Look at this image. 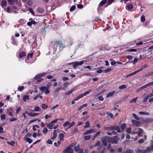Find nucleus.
Returning <instances> with one entry per match:
<instances>
[{
  "label": "nucleus",
  "instance_id": "1",
  "mask_svg": "<svg viewBox=\"0 0 153 153\" xmlns=\"http://www.w3.org/2000/svg\"><path fill=\"white\" fill-rule=\"evenodd\" d=\"M76 143H73L69 145L63 151L64 153H73V150L71 148L73 147Z\"/></svg>",
  "mask_w": 153,
  "mask_h": 153
},
{
  "label": "nucleus",
  "instance_id": "2",
  "mask_svg": "<svg viewBox=\"0 0 153 153\" xmlns=\"http://www.w3.org/2000/svg\"><path fill=\"white\" fill-rule=\"evenodd\" d=\"M105 130H109L110 131L116 130L117 131L118 133H120L121 131V130L119 127L118 126H110L109 127H105Z\"/></svg>",
  "mask_w": 153,
  "mask_h": 153
},
{
  "label": "nucleus",
  "instance_id": "3",
  "mask_svg": "<svg viewBox=\"0 0 153 153\" xmlns=\"http://www.w3.org/2000/svg\"><path fill=\"white\" fill-rule=\"evenodd\" d=\"M84 63V61H83L80 62H76L71 63V64H73V67L74 68H76L78 66L82 65Z\"/></svg>",
  "mask_w": 153,
  "mask_h": 153
},
{
  "label": "nucleus",
  "instance_id": "4",
  "mask_svg": "<svg viewBox=\"0 0 153 153\" xmlns=\"http://www.w3.org/2000/svg\"><path fill=\"white\" fill-rule=\"evenodd\" d=\"M10 3L12 2L13 4L17 7H19L21 6L20 2H18L17 0H7Z\"/></svg>",
  "mask_w": 153,
  "mask_h": 153
},
{
  "label": "nucleus",
  "instance_id": "5",
  "mask_svg": "<svg viewBox=\"0 0 153 153\" xmlns=\"http://www.w3.org/2000/svg\"><path fill=\"white\" fill-rule=\"evenodd\" d=\"M112 140V143H113L117 144V143L118 140L119 139V138H118L117 136H115L113 138H111Z\"/></svg>",
  "mask_w": 153,
  "mask_h": 153
},
{
  "label": "nucleus",
  "instance_id": "6",
  "mask_svg": "<svg viewBox=\"0 0 153 153\" xmlns=\"http://www.w3.org/2000/svg\"><path fill=\"white\" fill-rule=\"evenodd\" d=\"M102 143L105 146L107 145V137H103L102 138Z\"/></svg>",
  "mask_w": 153,
  "mask_h": 153
},
{
  "label": "nucleus",
  "instance_id": "7",
  "mask_svg": "<svg viewBox=\"0 0 153 153\" xmlns=\"http://www.w3.org/2000/svg\"><path fill=\"white\" fill-rule=\"evenodd\" d=\"M46 74V73H42L39 74H38L36 75L34 78L35 79H37L43 76Z\"/></svg>",
  "mask_w": 153,
  "mask_h": 153
},
{
  "label": "nucleus",
  "instance_id": "8",
  "mask_svg": "<svg viewBox=\"0 0 153 153\" xmlns=\"http://www.w3.org/2000/svg\"><path fill=\"white\" fill-rule=\"evenodd\" d=\"M95 132V131L94 129H90L89 130H88L86 131H85V132H84L83 134L84 135H86V134H91L92 133H94Z\"/></svg>",
  "mask_w": 153,
  "mask_h": 153
},
{
  "label": "nucleus",
  "instance_id": "9",
  "mask_svg": "<svg viewBox=\"0 0 153 153\" xmlns=\"http://www.w3.org/2000/svg\"><path fill=\"white\" fill-rule=\"evenodd\" d=\"M7 1L6 0H2L1 5L3 7L6 6Z\"/></svg>",
  "mask_w": 153,
  "mask_h": 153
},
{
  "label": "nucleus",
  "instance_id": "10",
  "mask_svg": "<svg viewBox=\"0 0 153 153\" xmlns=\"http://www.w3.org/2000/svg\"><path fill=\"white\" fill-rule=\"evenodd\" d=\"M144 122L146 123H152L153 122V118H148L145 120Z\"/></svg>",
  "mask_w": 153,
  "mask_h": 153
},
{
  "label": "nucleus",
  "instance_id": "11",
  "mask_svg": "<svg viewBox=\"0 0 153 153\" xmlns=\"http://www.w3.org/2000/svg\"><path fill=\"white\" fill-rule=\"evenodd\" d=\"M142 70H143V68H141V69H140V70H139L137 71H136L133 73L130 74H129V76H131L134 74H136L138 72L141 71Z\"/></svg>",
  "mask_w": 153,
  "mask_h": 153
},
{
  "label": "nucleus",
  "instance_id": "12",
  "mask_svg": "<svg viewBox=\"0 0 153 153\" xmlns=\"http://www.w3.org/2000/svg\"><path fill=\"white\" fill-rule=\"evenodd\" d=\"M139 114H140L147 115H149L150 114V113L149 112L145 111H140L139 112Z\"/></svg>",
  "mask_w": 153,
  "mask_h": 153
},
{
  "label": "nucleus",
  "instance_id": "13",
  "mask_svg": "<svg viewBox=\"0 0 153 153\" xmlns=\"http://www.w3.org/2000/svg\"><path fill=\"white\" fill-rule=\"evenodd\" d=\"M26 55V54L24 52H21L19 53V58H21L23 56H25Z\"/></svg>",
  "mask_w": 153,
  "mask_h": 153
},
{
  "label": "nucleus",
  "instance_id": "14",
  "mask_svg": "<svg viewBox=\"0 0 153 153\" xmlns=\"http://www.w3.org/2000/svg\"><path fill=\"white\" fill-rule=\"evenodd\" d=\"M147 87H148V86H147V84H146V85H143V86H142V87H140V88H139L137 90V91H139L144 88H146Z\"/></svg>",
  "mask_w": 153,
  "mask_h": 153
},
{
  "label": "nucleus",
  "instance_id": "15",
  "mask_svg": "<svg viewBox=\"0 0 153 153\" xmlns=\"http://www.w3.org/2000/svg\"><path fill=\"white\" fill-rule=\"evenodd\" d=\"M57 136V134L56 133V130H54L53 132V136L51 138V139L53 140L55 139Z\"/></svg>",
  "mask_w": 153,
  "mask_h": 153
},
{
  "label": "nucleus",
  "instance_id": "16",
  "mask_svg": "<svg viewBox=\"0 0 153 153\" xmlns=\"http://www.w3.org/2000/svg\"><path fill=\"white\" fill-rule=\"evenodd\" d=\"M74 148L75 151L76 152H78V150L80 149L79 145H78L77 146H74Z\"/></svg>",
  "mask_w": 153,
  "mask_h": 153
},
{
  "label": "nucleus",
  "instance_id": "17",
  "mask_svg": "<svg viewBox=\"0 0 153 153\" xmlns=\"http://www.w3.org/2000/svg\"><path fill=\"white\" fill-rule=\"evenodd\" d=\"M131 122L133 124L136 125L137 126L138 125H139L140 123L139 122L134 120H131Z\"/></svg>",
  "mask_w": 153,
  "mask_h": 153
},
{
  "label": "nucleus",
  "instance_id": "18",
  "mask_svg": "<svg viewBox=\"0 0 153 153\" xmlns=\"http://www.w3.org/2000/svg\"><path fill=\"white\" fill-rule=\"evenodd\" d=\"M39 114V113H29L28 114V115L32 116V117H34L36 115H37Z\"/></svg>",
  "mask_w": 153,
  "mask_h": 153
},
{
  "label": "nucleus",
  "instance_id": "19",
  "mask_svg": "<svg viewBox=\"0 0 153 153\" xmlns=\"http://www.w3.org/2000/svg\"><path fill=\"white\" fill-rule=\"evenodd\" d=\"M133 151L130 149H127L125 152V153H133Z\"/></svg>",
  "mask_w": 153,
  "mask_h": 153
},
{
  "label": "nucleus",
  "instance_id": "20",
  "mask_svg": "<svg viewBox=\"0 0 153 153\" xmlns=\"http://www.w3.org/2000/svg\"><path fill=\"white\" fill-rule=\"evenodd\" d=\"M41 110V108L38 106H36L34 108V111H40Z\"/></svg>",
  "mask_w": 153,
  "mask_h": 153
},
{
  "label": "nucleus",
  "instance_id": "21",
  "mask_svg": "<svg viewBox=\"0 0 153 153\" xmlns=\"http://www.w3.org/2000/svg\"><path fill=\"white\" fill-rule=\"evenodd\" d=\"M107 1V0H103L100 3L99 6H102L104 5Z\"/></svg>",
  "mask_w": 153,
  "mask_h": 153
},
{
  "label": "nucleus",
  "instance_id": "22",
  "mask_svg": "<svg viewBox=\"0 0 153 153\" xmlns=\"http://www.w3.org/2000/svg\"><path fill=\"white\" fill-rule=\"evenodd\" d=\"M137 99H138V98L137 97H136L134 98H133V99H132V100H131L130 101V103H132L133 102H135Z\"/></svg>",
  "mask_w": 153,
  "mask_h": 153
},
{
  "label": "nucleus",
  "instance_id": "23",
  "mask_svg": "<svg viewBox=\"0 0 153 153\" xmlns=\"http://www.w3.org/2000/svg\"><path fill=\"white\" fill-rule=\"evenodd\" d=\"M59 137H60V140H63V137H64V135L62 133H60L59 134Z\"/></svg>",
  "mask_w": 153,
  "mask_h": 153
},
{
  "label": "nucleus",
  "instance_id": "24",
  "mask_svg": "<svg viewBox=\"0 0 153 153\" xmlns=\"http://www.w3.org/2000/svg\"><path fill=\"white\" fill-rule=\"evenodd\" d=\"M37 11L38 12L40 13H42L44 12V10L42 8H39L37 9Z\"/></svg>",
  "mask_w": 153,
  "mask_h": 153
},
{
  "label": "nucleus",
  "instance_id": "25",
  "mask_svg": "<svg viewBox=\"0 0 153 153\" xmlns=\"http://www.w3.org/2000/svg\"><path fill=\"white\" fill-rule=\"evenodd\" d=\"M26 141L29 143H31L32 142V140L29 137H27L26 138Z\"/></svg>",
  "mask_w": 153,
  "mask_h": 153
},
{
  "label": "nucleus",
  "instance_id": "26",
  "mask_svg": "<svg viewBox=\"0 0 153 153\" xmlns=\"http://www.w3.org/2000/svg\"><path fill=\"white\" fill-rule=\"evenodd\" d=\"M91 90H90L89 91H87L85 92H84L83 94H82L81 96H85L87 95H88L89 94V93L91 92Z\"/></svg>",
  "mask_w": 153,
  "mask_h": 153
},
{
  "label": "nucleus",
  "instance_id": "27",
  "mask_svg": "<svg viewBox=\"0 0 153 153\" xmlns=\"http://www.w3.org/2000/svg\"><path fill=\"white\" fill-rule=\"evenodd\" d=\"M47 89H48L47 87L45 86L42 87L40 88V89L42 91H45Z\"/></svg>",
  "mask_w": 153,
  "mask_h": 153
},
{
  "label": "nucleus",
  "instance_id": "28",
  "mask_svg": "<svg viewBox=\"0 0 153 153\" xmlns=\"http://www.w3.org/2000/svg\"><path fill=\"white\" fill-rule=\"evenodd\" d=\"M112 70V69L111 68H109L108 69L104 70H103L104 72L105 73H108Z\"/></svg>",
  "mask_w": 153,
  "mask_h": 153
},
{
  "label": "nucleus",
  "instance_id": "29",
  "mask_svg": "<svg viewBox=\"0 0 153 153\" xmlns=\"http://www.w3.org/2000/svg\"><path fill=\"white\" fill-rule=\"evenodd\" d=\"M53 125L51 123H50L48 124L47 126V127L49 129H52V127L53 126Z\"/></svg>",
  "mask_w": 153,
  "mask_h": 153
},
{
  "label": "nucleus",
  "instance_id": "30",
  "mask_svg": "<svg viewBox=\"0 0 153 153\" xmlns=\"http://www.w3.org/2000/svg\"><path fill=\"white\" fill-rule=\"evenodd\" d=\"M75 124L74 122H73L71 124H70L68 125L69 126L67 128H70L71 127L74 126L75 125Z\"/></svg>",
  "mask_w": 153,
  "mask_h": 153
},
{
  "label": "nucleus",
  "instance_id": "31",
  "mask_svg": "<svg viewBox=\"0 0 153 153\" xmlns=\"http://www.w3.org/2000/svg\"><path fill=\"white\" fill-rule=\"evenodd\" d=\"M100 131H98L97 132L96 134H95V135L94 136V137H93V139H92V140H94L95 138L97 136H98L99 134H100Z\"/></svg>",
  "mask_w": 153,
  "mask_h": 153
},
{
  "label": "nucleus",
  "instance_id": "32",
  "mask_svg": "<svg viewBox=\"0 0 153 153\" xmlns=\"http://www.w3.org/2000/svg\"><path fill=\"white\" fill-rule=\"evenodd\" d=\"M127 87V86L125 85H121L119 87V88L120 89H123L126 88Z\"/></svg>",
  "mask_w": 153,
  "mask_h": 153
},
{
  "label": "nucleus",
  "instance_id": "33",
  "mask_svg": "<svg viewBox=\"0 0 153 153\" xmlns=\"http://www.w3.org/2000/svg\"><path fill=\"white\" fill-rule=\"evenodd\" d=\"M91 138L90 136L89 135L85 136L84 138L85 140H89Z\"/></svg>",
  "mask_w": 153,
  "mask_h": 153
},
{
  "label": "nucleus",
  "instance_id": "34",
  "mask_svg": "<svg viewBox=\"0 0 153 153\" xmlns=\"http://www.w3.org/2000/svg\"><path fill=\"white\" fill-rule=\"evenodd\" d=\"M85 124V125L84 126V128H88L89 126L90 123L88 121H86Z\"/></svg>",
  "mask_w": 153,
  "mask_h": 153
},
{
  "label": "nucleus",
  "instance_id": "35",
  "mask_svg": "<svg viewBox=\"0 0 153 153\" xmlns=\"http://www.w3.org/2000/svg\"><path fill=\"white\" fill-rule=\"evenodd\" d=\"M29 96H23V100L24 101H26V100H29Z\"/></svg>",
  "mask_w": 153,
  "mask_h": 153
},
{
  "label": "nucleus",
  "instance_id": "36",
  "mask_svg": "<svg viewBox=\"0 0 153 153\" xmlns=\"http://www.w3.org/2000/svg\"><path fill=\"white\" fill-rule=\"evenodd\" d=\"M141 21L142 22H144L145 21V16L144 15L142 16L141 17Z\"/></svg>",
  "mask_w": 153,
  "mask_h": 153
},
{
  "label": "nucleus",
  "instance_id": "37",
  "mask_svg": "<svg viewBox=\"0 0 153 153\" xmlns=\"http://www.w3.org/2000/svg\"><path fill=\"white\" fill-rule=\"evenodd\" d=\"M127 51L129 52H136L137 51V50L136 49H131L128 50Z\"/></svg>",
  "mask_w": 153,
  "mask_h": 153
},
{
  "label": "nucleus",
  "instance_id": "38",
  "mask_svg": "<svg viewBox=\"0 0 153 153\" xmlns=\"http://www.w3.org/2000/svg\"><path fill=\"white\" fill-rule=\"evenodd\" d=\"M115 91H113L112 92H109L107 96H112L113 95H114L115 94Z\"/></svg>",
  "mask_w": 153,
  "mask_h": 153
},
{
  "label": "nucleus",
  "instance_id": "39",
  "mask_svg": "<svg viewBox=\"0 0 153 153\" xmlns=\"http://www.w3.org/2000/svg\"><path fill=\"white\" fill-rule=\"evenodd\" d=\"M100 142L98 141L94 145L95 147L99 146L100 145Z\"/></svg>",
  "mask_w": 153,
  "mask_h": 153
},
{
  "label": "nucleus",
  "instance_id": "40",
  "mask_svg": "<svg viewBox=\"0 0 153 153\" xmlns=\"http://www.w3.org/2000/svg\"><path fill=\"white\" fill-rule=\"evenodd\" d=\"M126 125L125 123H123L121 126V128L123 131L126 127Z\"/></svg>",
  "mask_w": 153,
  "mask_h": 153
},
{
  "label": "nucleus",
  "instance_id": "41",
  "mask_svg": "<svg viewBox=\"0 0 153 153\" xmlns=\"http://www.w3.org/2000/svg\"><path fill=\"white\" fill-rule=\"evenodd\" d=\"M70 124V123L68 121H67L65 123H64L63 125V126L64 127H66L67 126H68Z\"/></svg>",
  "mask_w": 153,
  "mask_h": 153
},
{
  "label": "nucleus",
  "instance_id": "42",
  "mask_svg": "<svg viewBox=\"0 0 153 153\" xmlns=\"http://www.w3.org/2000/svg\"><path fill=\"white\" fill-rule=\"evenodd\" d=\"M132 115L133 116V117L136 120H139V118L134 113H133L132 114Z\"/></svg>",
  "mask_w": 153,
  "mask_h": 153
},
{
  "label": "nucleus",
  "instance_id": "43",
  "mask_svg": "<svg viewBox=\"0 0 153 153\" xmlns=\"http://www.w3.org/2000/svg\"><path fill=\"white\" fill-rule=\"evenodd\" d=\"M16 9H17V10H19V8H17V7H16L15 6H13V7L12 10H13V12H14V13H17L16 11H14L13 10H15Z\"/></svg>",
  "mask_w": 153,
  "mask_h": 153
},
{
  "label": "nucleus",
  "instance_id": "44",
  "mask_svg": "<svg viewBox=\"0 0 153 153\" xmlns=\"http://www.w3.org/2000/svg\"><path fill=\"white\" fill-rule=\"evenodd\" d=\"M127 7L129 10H131L133 8V6L131 4H129L127 5Z\"/></svg>",
  "mask_w": 153,
  "mask_h": 153
},
{
  "label": "nucleus",
  "instance_id": "45",
  "mask_svg": "<svg viewBox=\"0 0 153 153\" xmlns=\"http://www.w3.org/2000/svg\"><path fill=\"white\" fill-rule=\"evenodd\" d=\"M107 137V142L108 143H112V140L111 138Z\"/></svg>",
  "mask_w": 153,
  "mask_h": 153
},
{
  "label": "nucleus",
  "instance_id": "46",
  "mask_svg": "<svg viewBox=\"0 0 153 153\" xmlns=\"http://www.w3.org/2000/svg\"><path fill=\"white\" fill-rule=\"evenodd\" d=\"M5 114H2L1 116V120H4L5 119Z\"/></svg>",
  "mask_w": 153,
  "mask_h": 153
},
{
  "label": "nucleus",
  "instance_id": "47",
  "mask_svg": "<svg viewBox=\"0 0 153 153\" xmlns=\"http://www.w3.org/2000/svg\"><path fill=\"white\" fill-rule=\"evenodd\" d=\"M33 2L31 0H29L27 1V4L29 6H31Z\"/></svg>",
  "mask_w": 153,
  "mask_h": 153
},
{
  "label": "nucleus",
  "instance_id": "48",
  "mask_svg": "<svg viewBox=\"0 0 153 153\" xmlns=\"http://www.w3.org/2000/svg\"><path fill=\"white\" fill-rule=\"evenodd\" d=\"M143 150H141L140 149H137V150H135V152L136 153H141L142 152Z\"/></svg>",
  "mask_w": 153,
  "mask_h": 153
},
{
  "label": "nucleus",
  "instance_id": "49",
  "mask_svg": "<svg viewBox=\"0 0 153 153\" xmlns=\"http://www.w3.org/2000/svg\"><path fill=\"white\" fill-rule=\"evenodd\" d=\"M24 88V86H22L19 87L18 88V89L19 91H22L23 90Z\"/></svg>",
  "mask_w": 153,
  "mask_h": 153
},
{
  "label": "nucleus",
  "instance_id": "50",
  "mask_svg": "<svg viewBox=\"0 0 153 153\" xmlns=\"http://www.w3.org/2000/svg\"><path fill=\"white\" fill-rule=\"evenodd\" d=\"M7 143H8L9 144H10L12 146H13V144H14L15 143V142L13 141H12L11 142H7Z\"/></svg>",
  "mask_w": 153,
  "mask_h": 153
},
{
  "label": "nucleus",
  "instance_id": "51",
  "mask_svg": "<svg viewBox=\"0 0 153 153\" xmlns=\"http://www.w3.org/2000/svg\"><path fill=\"white\" fill-rule=\"evenodd\" d=\"M76 8V7L74 5L72 6L70 9V11H72L74 10Z\"/></svg>",
  "mask_w": 153,
  "mask_h": 153
},
{
  "label": "nucleus",
  "instance_id": "52",
  "mask_svg": "<svg viewBox=\"0 0 153 153\" xmlns=\"http://www.w3.org/2000/svg\"><path fill=\"white\" fill-rule=\"evenodd\" d=\"M41 107L42 108H44L45 109L48 107V106L47 105H45V104H43L42 105V106Z\"/></svg>",
  "mask_w": 153,
  "mask_h": 153
},
{
  "label": "nucleus",
  "instance_id": "53",
  "mask_svg": "<svg viewBox=\"0 0 153 153\" xmlns=\"http://www.w3.org/2000/svg\"><path fill=\"white\" fill-rule=\"evenodd\" d=\"M37 120V119H33V120H30L29 121V124H30L33 123V122H34L35 121H36Z\"/></svg>",
  "mask_w": 153,
  "mask_h": 153
},
{
  "label": "nucleus",
  "instance_id": "54",
  "mask_svg": "<svg viewBox=\"0 0 153 153\" xmlns=\"http://www.w3.org/2000/svg\"><path fill=\"white\" fill-rule=\"evenodd\" d=\"M127 58L129 59H131L133 58V56L131 55H128L126 56Z\"/></svg>",
  "mask_w": 153,
  "mask_h": 153
},
{
  "label": "nucleus",
  "instance_id": "55",
  "mask_svg": "<svg viewBox=\"0 0 153 153\" xmlns=\"http://www.w3.org/2000/svg\"><path fill=\"white\" fill-rule=\"evenodd\" d=\"M146 150L147 152H150L152 150V149H151V147H148L146 148Z\"/></svg>",
  "mask_w": 153,
  "mask_h": 153
},
{
  "label": "nucleus",
  "instance_id": "56",
  "mask_svg": "<svg viewBox=\"0 0 153 153\" xmlns=\"http://www.w3.org/2000/svg\"><path fill=\"white\" fill-rule=\"evenodd\" d=\"M48 131V130L47 128H44L43 130V133H46Z\"/></svg>",
  "mask_w": 153,
  "mask_h": 153
},
{
  "label": "nucleus",
  "instance_id": "57",
  "mask_svg": "<svg viewBox=\"0 0 153 153\" xmlns=\"http://www.w3.org/2000/svg\"><path fill=\"white\" fill-rule=\"evenodd\" d=\"M147 85L148 87L150 86L151 85H153V81L152 82H150L149 83L147 84Z\"/></svg>",
  "mask_w": 153,
  "mask_h": 153
},
{
  "label": "nucleus",
  "instance_id": "58",
  "mask_svg": "<svg viewBox=\"0 0 153 153\" xmlns=\"http://www.w3.org/2000/svg\"><path fill=\"white\" fill-rule=\"evenodd\" d=\"M131 128L129 127L127 129L126 131L127 133H130L131 132Z\"/></svg>",
  "mask_w": 153,
  "mask_h": 153
},
{
  "label": "nucleus",
  "instance_id": "59",
  "mask_svg": "<svg viewBox=\"0 0 153 153\" xmlns=\"http://www.w3.org/2000/svg\"><path fill=\"white\" fill-rule=\"evenodd\" d=\"M56 43H57L59 47H61V46L62 45V43L58 41Z\"/></svg>",
  "mask_w": 153,
  "mask_h": 153
},
{
  "label": "nucleus",
  "instance_id": "60",
  "mask_svg": "<svg viewBox=\"0 0 153 153\" xmlns=\"http://www.w3.org/2000/svg\"><path fill=\"white\" fill-rule=\"evenodd\" d=\"M7 13H11V12L10 11V7L8 6L7 7Z\"/></svg>",
  "mask_w": 153,
  "mask_h": 153
},
{
  "label": "nucleus",
  "instance_id": "61",
  "mask_svg": "<svg viewBox=\"0 0 153 153\" xmlns=\"http://www.w3.org/2000/svg\"><path fill=\"white\" fill-rule=\"evenodd\" d=\"M46 143L48 144H51L52 143V141L51 140H49L47 141Z\"/></svg>",
  "mask_w": 153,
  "mask_h": 153
},
{
  "label": "nucleus",
  "instance_id": "62",
  "mask_svg": "<svg viewBox=\"0 0 153 153\" xmlns=\"http://www.w3.org/2000/svg\"><path fill=\"white\" fill-rule=\"evenodd\" d=\"M69 78L66 77H64L62 78V79L63 81H65L68 80Z\"/></svg>",
  "mask_w": 153,
  "mask_h": 153
},
{
  "label": "nucleus",
  "instance_id": "63",
  "mask_svg": "<svg viewBox=\"0 0 153 153\" xmlns=\"http://www.w3.org/2000/svg\"><path fill=\"white\" fill-rule=\"evenodd\" d=\"M58 120V119H55V120H53V121H51V123H52V124L54 123H56L57 122Z\"/></svg>",
  "mask_w": 153,
  "mask_h": 153
},
{
  "label": "nucleus",
  "instance_id": "64",
  "mask_svg": "<svg viewBox=\"0 0 153 153\" xmlns=\"http://www.w3.org/2000/svg\"><path fill=\"white\" fill-rule=\"evenodd\" d=\"M78 153H83V150L82 149H80L77 152Z\"/></svg>",
  "mask_w": 153,
  "mask_h": 153
}]
</instances>
